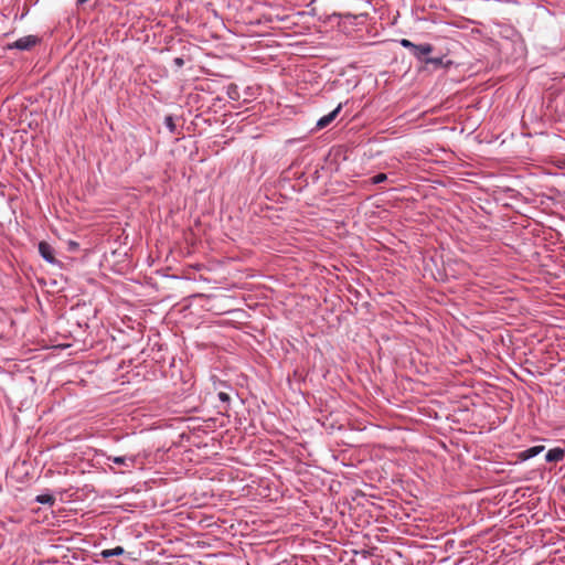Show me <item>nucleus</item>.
I'll return each mask as SVG.
<instances>
[{
  "instance_id": "obj_1",
  "label": "nucleus",
  "mask_w": 565,
  "mask_h": 565,
  "mask_svg": "<svg viewBox=\"0 0 565 565\" xmlns=\"http://www.w3.org/2000/svg\"><path fill=\"white\" fill-rule=\"evenodd\" d=\"M39 253L40 255L50 264H55V250L54 248L46 242L42 241L39 243Z\"/></svg>"
},
{
  "instance_id": "obj_2",
  "label": "nucleus",
  "mask_w": 565,
  "mask_h": 565,
  "mask_svg": "<svg viewBox=\"0 0 565 565\" xmlns=\"http://www.w3.org/2000/svg\"><path fill=\"white\" fill-rule=\"evenodd\" d=\"M39 38H19L12 44H8L9 49L30 50L36 45Z\"/></svg>"
},
{
  "instance_id": "obj_3",
  "label": "nucleus",
  "mask_w": 565,
  "mask_h": 565,
  "mask_svg": "<svg viewBox=\"0 0 565 565\" xmlns=\"http://www.w3.org/2000/svg\"><path fill=\"white\" fill-rule=\"evenodd\" d=\"M564 457H565V450L559 447L550 449L545 455V459L547 462H558V461H562L564 459Z\"/></svg>"
},
{
  "instance_id": "obj_4",
  "label": "nucleus",
  "mask_w": 565,
  "mask_h": 565,
  "mask_svg": "<svg viewBox=\"0 0 565 565\" xmlns=\"http://www.w3.org/2000/svg\"><path fill=\"white\" fill-rule=\"evenodd\" d=\"M340 110H341V104L338 105V107L335 109H333L331 113L321 117L317 122V127L322 129V128L327 127L328 125H330L335 119V117L338 116Z\"/></svg>"
},
{
  "instance_id": "obj_5",
  "label": "nucleus",
  "mask_w": 565,
  "mask_h": 565,
  "mask_svg": "<svg viewBox=\"0 0 565 565\" xmlns=\"http://www.w3.org/2000/svg\"><path fill=\"white\" fill-rule=\"evenodd\" d=\"M434 46L430 44H419L414 46L413 54L418 58H426L429 53L434 51Z\"/></svg>"
},
{
  "instance_id": "obj_6",
  "label": "nucleus",
  "mask_w": 565,
  "mask_h": 565,
  "mask_svg": "<svg viewBox=\"0 0 565 565\" xmlns=\"http://www.w3.org/2000/svg\"><path fill=\"white\" fill-rule=\"evenodd\" d=\"M543 450H544V446H534V447H531V448L520 452L519 457L522 460H527L530 458H533V457L537 456Z\"/></svg>"
},
{
  "instance_id": "obj_7",
  "label": "nucleus",
  "mask_w": 565,
  "mask_h": 565,
  "mask_svg": "<svg viewBox=\"0 0 565 565\" xmlns=\"http://www.w3.org/2000/svg\"><path fill=\"white\" fill-rule=\"evenodd\" d=\"M107 460L113 461L116 465H126L128 466V461L130 462V466H134L136 462V458L134 456L127 457V456H108Z\"/></svg>"
},
{
  "instance_id": "obj_8",
  "label": "nucleus",
  "mask_w": 565,
  "mask_h": 565,
  "mask_svg": "<svg viewBox=\"0 0 565 565\" xmlns=\"http://www.w3.org/2000/svg\"><path fill=\"white\" fill-rule=\"evenodd\" d=\"M124 553H125V551H124V548L121 546H116L115 548L103 550L99 555L103 558H109V557H113V556L122 555Z\"/></svg>"
},
{
  "instance_id": "obj_9",
  "label": "nucleus",
  "mask_w": 565,
  "mask_h": 565,
  "mask_svg": "<svg viewBox=\"0 0 565 565\" xmlns=\"http://www.w3.org/2000/svg\"><path fill=\"white\" fill-rule=\"evenodd\" d=\"M446 53H440L438 56H435V57H426L424 58V62L426 64H433L435 66H441L444 65V58L446 57Z\"/></svg>"
},
{
  "instance_id": "obj_10",
  "label": "nucleus",
  "mask_w": 565,
  "mask_h": 565,
  "mask_svg": "<svg viewBox=\"0 0 565 565\" xmlns=\"http://www.w3.org/2000/svg\"><path fill=\"white\" fill-rule=\"evenodd\" d=\"M36 501L42 504H50L52 505L55 502V499L51 494H41L36 497Z\"/></svg>"
},
{
  "instance_id": "obj_11",
  "label": "nucleus",
  "mask_w": 565,
  "mask_h": 565,
  "mask_svg": "<svg viewBox=\"0 0 565 565\" xmlns=\"http://www.w3.org/2000/svg\"><path fill=\"white\" fill-rule=\"evenodd\" d=\"M164 124L168 127V129L170 130V132H174L175 124H174V120H173L172 116H167L164 118Z\"/></svg>"
},
{
  "instance_id": "obj_12",
  "label": "nucleus",
  "mask_w": 565,
  "mask_h": 565,
  "mask_svg": "<svg viewBox=\"0 0 565 565\" xmlns=\"http://www.w3.org/2000/svg\"><path fill=\"white\" fill-rule=\"evenodd\" d=\"M387 180V175L385 173H379L372 178L373 184H379Z\"/></svg>"
},
{
  "instance_id": "obj_13",
  "label": "nucleus",
  "mask_w": 565,
  "mask_h": 565,
  "mask_svg": "<svg viewBox=\"0 0 565 565\" xmlns=\"http://www.w3.org/2000/svg\"><path fill=\"white\" fill-rule=\"evenodd\" d=\"M401 44L404 47H409L412 50V52H414V46L416 45V44L412 43L409 40H407L405 38L402 39Z\"/></svg>"
},
{
  "instance_id": "obj_14",
  "label": "nucleus",
  "mask_w": 565,
  "mask_h": 565,
  "mask_svg": "<svg viewBox=\"0 0 565 565\" xmlns=\"http://www.w3.org/2000/svg\"><path fill=\"white\" fill-rule=\"evenodd\" d=\"M218 398L223 402V403H226L228 404L230 403V395L225 392H220L218 393Z\"/></svg>"
},
{
  "instance_id": "obj_15",
  "label": "nucleus",
  "mask_w": 565,
  "mask_h": 565,
  "mask_svg": "<svg viewBox=\"0 0 565 565\" xmlns=\"http://www.w3.org/2000/svg\"><path fill=\"white\" fill-rule=\"evenodd\" d=\"M174 63L178 65V66H182L183 65V60L181 57H177L174 60Z\"/></svg>"
},
{
  "instance_id": "obj_16",
  "label": "nucleus",
  "mask_w": 565,
  "mask_h": 565,
  "mask_svg": "<svg viewBox=\"0 0 565 565\" xmlns=\"http://www.w3.org/2000/svg\"><path fill=\"white\" fill-rule=\"evenodd\" d=\"M295 54L302 55V56L308 55L306 52H302V51H300V50H299V51H297V52H295Z\"/></svg>"
}]
</instances>
